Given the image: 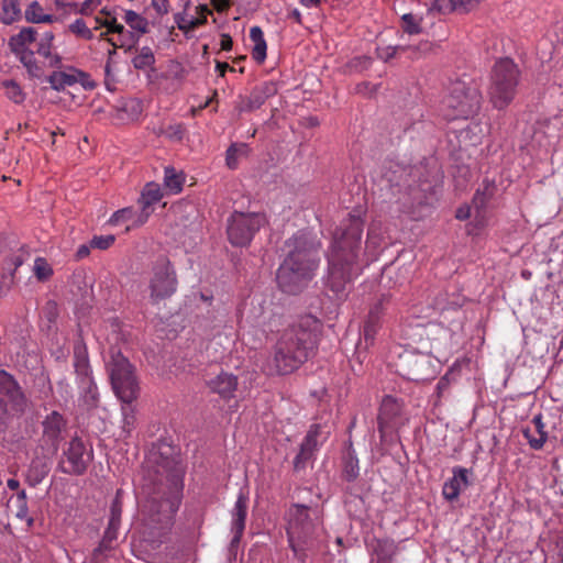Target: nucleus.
Segmentation results:
<instances>
[{
  "instance_id": "1",
  "label": "nucleus",
  "mask_w": 563,
  "mask_h": 563,
  "mask_svg": "<svg viewBox=\"0 0 563 563\" xmlns=\"http://www.w3.org/2000/svg\"><path fill=\"white\" fill-rule=\"evenodd\" d=\"M145 485L146 499L142 504L140 532L153 547L169 533L180 505L184 468L174 446L162 442L151 451Z\"/></svg>"
},
{
  "instance_id": "2",
  "label": "nucleus",
  "mask_w": 563,
  "mask_h": 563,
  "mask_svg": "<svg viewBox=\"0 0 563 563\" xmlns=\"http://www.w3.org/2000/svg\"><path fill=\"white\" fill-rule=\"evenodd\" d=\"M321 322L312 314L302 316L296 323L284 330L275 345L268 363L272 374H290L306 362L313 350Z\"/></svg>"
},
{
  "instance_id": "3",
  "label": "nucleus",
  "mask_w": 563,
  "mask_h": 563,
  "mask_svg": "<svg viewBox=\"0 0 563 563\" xmlns=\"http://www.w3.org/2000/svg\"><path fill=\"white\" fill-rule=\"evenodd\" d=\"M362 232V220L358 217H351L349 223L334 233L329 257L328 287L338 298L345 295L353 276L358 272L355 260Z\"/></svg>"
},
{
  "instance_id": "4",
  "label": "nucleus",
  "mask_w": 563,
  "mask_h": 563,
  "mask_svg": "<svg viewBox=\"0 0 563 563\" xmlns=\"http://www.w3.org/2000/svg\"><path fill=\"white\" fill-rule=\"evenodd\" d=\"M287 256L277 271V283L286 294L301 291L318 266L320 243L307 233H298L285 243Z\"/></svg>"
},
{
  "instance_id": "5",
  "label": "nucleus",
  "mask_w": 563,
  "mask_h": 563,
  "mask_svg": "<svg viewBox=\"0 0 563 563\" xmlns=\"http://www.w3.org/2000/svg\"><path fill=\"white\" fill-rule=\"evenodd\" d=\"M322 509L318 506L294 504L287 511V537L294 556L305 561L322 531Z\"/></svg>"
},
{
  "instance_id": "6",
  "label": "nucleus",
  "mask_w": 563,
  "mask_h": 563,
  "mask_svg": "<svg viewBox=\"0 0 563 563\" xmlns=\"http://www.w3.org/2000/svg\"><path fill=\"white\" fill-rule=\"evenodd\" d=\"M481 103L482 93L477 82L457 78L448 86L440 110L448 120L467 119L478 112Z\"/></svg>"
},
{
  "instance_id": "7",
  "label": "nucleus",
  "mask_w": 563,
  "mask_h": 563,
  "mask_svg": "<svg viewBox=\"0 0 563 563\" xmlns=\"http://www.w3.org/2000/svg\"><path fill=\"white\" fill-rule=\"evenodd\" d=\"M520 71L509 58L498 60L492 71L489 100L496 109H505L514 99Z\"/></svg>"
},
{
  "instance_id": "8",
  "label": "nucleus",
  "mask_w": 563,
  "mask_h": 563,
  "mask_svg": "<svg viewBox=\"0 0 563 563\" xmlns=\"http://www.w3.org/2000/svg\"><path fill=\"white\" fill-rule=\"evenodd\" d=\"M111 385L115 395L126 404L137 397L139 384L134 375L133 366L121 352H113L108 364Z\"/></svg>"
},
{
  "instance_id": "9",
  "label": "nucleus",
  "mask_w": 563,
  "mask_h": 563,
  "mask_svg": "<svg viewBox=\"0 0 563 563\" xmlns=\"http://www.w3.org/2000/svg\"><path fill=\"white\" fill-rule=\"evenodd\" d=\"M178 279L172 262L166 256H159L151 268L148 279L150 300L158 305L170 298L177 290Z\"/></svg>"
},
{
  "instance_id": "10",
  "label": "nucleus",
  "mask_w": 563,
  "mask_h": 563,
  "mask_svg": "<svg viewBox=\"0 0 563 563\" xmlns=\"http://www.w3.org/2000/svg\"><path fill=\"white\" fill-rule=\"evenodd\" d=\"M264 223L260 213L234 212L228 220V239L234 246H246Z\"/></svg>"
},
{
  "instance_id": "11",
  "label": "nucleus",
  "mask_w": 563,
  "mask_h": 563,
  "mask_svg": "<svg viewBox=\"0 0 563 563\" xmlns=\"http://www.w3.org/2000/svg\"><path fill=\"white\" fill-rule=\"evenodd\" d=\"M42 434L38 441V450L46 457H54L65 439L67 420L58 411H52L41 422Z\"/></svg>"
},
{
  "instance_id": "12",
  "label": "nucleus",
  "mask_w": 563,
  "mask_h": 563,
  "mask_svg": "<svg viewBox=\"0 0 563 563\" xmlns=\"http://www.w3.org/2000/svg\"><path fill=\"white\" fill-rule=\"evenodd\" d=\"M122 515V490L118 489L110 507L108 526L99 545L92 552L93 563H103L109 554L117 548V540Z\"/></svg>"
},
{
  "instance_id": "13",
  "label": "nucleus",
  "mask_w": 563,
  "mask_h": 563,
  "mask_svg": "<svg viewBox=\"0 0 563 563\" xmlns=\"http://www.w3.org/2000/svg\"><path fill=\"white\" fill-rule=\"evenodd\" d=\"M26 407V397L12 375L0 371V422L10 411L23 412Z\"/></svg>"
},
{
  "instance_id": "14",
  "label": "nucleus",
  "mask_w": 563,
  "mask_h": 563,
  "mask_svg": "<svg viewBox=\"0 0 563 563\" xmlns=\"http://www.w3.org/2000/svg\"><path fill=\"white\" fill-rule=\"evenodd\" d=\"M91 452L78 437L73 438L63 452L59 461V470L65 474L81 475L91 461Z\"/></svg>"
},
{
  "instance_id": "15",
  "label": "nucleus",
  "mask_w": 563,
  "mask_h": 563,
  "mask_svg": "<svg viewBox=\"0 0 563 563\" xmlns=\"http://www.w3.org/2000/svg\"><path fill=\"white\" fill-rule=\"evenodd\" d=\"M400 374L412 382H426L434 377L429 355L423 353H406L400 356Z\"/></svg>"
},
{
  "instance_id": "16",
  "label": "nucleus",
  "mask_w": 563,
  "mask_h": 563,
  "mask_svg": "<svg viewBox=\"0 0 563 563\" xmlns=\"http://www.w3.org/2000/svg\"><path fill=\"white\" fill-rule=\"evenodd\" d=\"M96 22L98 24L96 29L98 26L108 29L107 32L100 34V38H104L108 33H117L120 35L119 47H125L128 45V49L130 51L139 41V35L125 30L124 25L118 23L117 19L109 13L104 19L96 18Z\"/></svg>"
},
{
  "instance_id": "17",
  "label": "nucleus",
  "mask_w": 563,
  "mask_h": 563,
  "mask_svg": "<svg viewBox=\"0 0 563 563\" xmlns=\"http://www.w3.org/2000/svg\"><path fill=\"white\" fill-rule=\"evenodd\" d=\"M400 411L401 406L395 398L391 396L384 397L378 415V430L382 433V437H384L389 429L397 426L396 420L399 417Z\"/></svg>"
},
{
  "instance_id": "18",
  "label": "nucleus",
  "mask_w": 563,
  "mask_h": 563,
  "mask_svg": "<svg viewBox=\"0 0 563 563\" xmlns=\"http://www.w3.org/2000/svg\"><path fill=\"white\" fill-rule=\"evenodd\" d=\"M209 389L218 394L223 399H230L234 396L238 387V377L231 373L221 371L218 375L207 379Z\"/></svg>"
},
{
  "instance_id": "19",
  "label": "nucleus",
  "mask_w": 563,
  "mask_h": 563,
  "mask_svg": "<svg viewBox=\"0 0 563 563\" xmlns=\"http://www.w3.org/2000/svg\"><path fill=\"white\" fill-rule=\"evenodd\" d=\"M471 471L464 467L453 468V477L444 483L443 496L445 499L452 501L455 500L460 493L470 486L468 474Z\"/></svg>"
},
{
  "instance_id": "20",
  "label": "nucleus",
  "mask_w": 563,
  "mask_h": 563,
  "mask_svg": "<svg viewBox=\"0 0 563 563\" xmlns=\"http://www.w3.org/2000/svg\"><path fill=\"white\" fill-rule=\"evenodd\" d=\"M320 432V427L318 424H313L310 427L307 435L305 437L299 453L296 455L294 460V466L296 470L303 468L306 463L312 457L318 442L317 438Z\"/></svg>"
},
{
  "instance_id": "21",
  "label": "nucleus",
  "mask_w": 563,
  "mask_h": 563,
  "mask_svg": "<svg viewBox=\"0 0 563 563\" xmlns=\"http://www.w3.org/2000/svg\"><path fill=\"white\" fill-rule=\"evenodd\" d=\"M36 450V456L32 460L26 473V482L29 485L35 487L38 485L51 471V460Z\"/></svg>"
},
{
  "instance_id": "22",
  "label": "nucleus",
  "mask_w": 563,
  "mask_h": 563,
  "mask_svg": "<svg viewBox=\"0 0 563 563\" xmlns=\"http://www.w3.org/2000/svg\"><path fill=\"white\" fill-rule=\"evenodd\" d=\"M161 199L162 191L159 185L155 183L146 184L139 199L142 208L141 214L139 217L140 224H143L147 221L150 214L152 213V205L158 202Z\"/></svg>"
},
{
  "instance_id": "23",
  "label": "nucleus",
  "mask_w": 563,
  "mask_h": 563,
  "mask_svg": "<svg viewBox=\"0 0 563 563\" xmlns=\"http://www.w3.org/2000/svg\"><path fill=\"white\" fill-rule=\"evenodd\" d=\"M383 311V302L379 301L375 303L368 312L363 330V339L366 347L374 342L375 335L380 327Z\"/></svg>"
},
{
  "instance_id": "24",
  "label": "nucleus",
  "mask_w": 563,
  "mask_h": 563,
  "mask_svg": "<svg viewBox=\"0 0 563 563\" xmlns=\"http://www.w3.org/2000/svg\"><path fill=\"white\" fill-rule=\"evenodd\" d=\"M143 112L142 101L136 98L123 100L114 109L113 118L119 122L134 121L140 118Z\"/></svg>"
},
{
  "instance_id": "25",
  "label": "nucleus",
  "mask_w": 563,
  "mask_h": 563,
  "mask_svg": "<svg viewBox=\"0 0 563 563\" xmlns=\"http://www.w3.org/2000/svg\"><path fill=\"white\" fill-rule=\"evenodd\" d=\"M246 510L247 497L244 494H240L232 511V530L234 532V542L239 541L243 534L245 528Z\"/></svg>"
},
{
  "instance_id": "26",
  "label": "nucleus",
  "mask_w": 563,
  "mask_h": 563,
  "mask_svg": "<svg viewBox=\"0 0 563 563\" xmlns=\"http://www.w3.org/2000/svg\"><path fill=\"white\" fill-rule=\"evenodd\" d=\"M74 366L76 373L81 377V383L86 382L87 378H91L89 376L90 366L87 354V349L82 342H77L74 346Z\"/></svg>"
},
{
  "instance_id": "27",
  "label": "nucleus",
  "mask_w": 563,
  "mask_h": 563,
  "mask_svg": "<svg viewBox=\"0 0 563 563\" xmlns=\"http://www.w3.org/2000/svg\"><path fill=\"white\" fill-rule=\"evenodd\" d=\"M34 27H24L9 40V46L14 54L23 53L27 44L36 41Z\"/></svg>"
},
{
  "instance_id": "28",
  "label": "nucleus",
  "mask_w": 563,
  "mask_h": 563,
  "mask_svg": "<svg viewBox=\"0 0 563 563\" xmlns=\"http://www.w3.org/2000/svg\"><path fill=\"white\" fill-rule=\"evenodd\" d=\"M8 509L21 520H26L29 526L33 525V518L27 517V503L25 490H20L14 497H11L7 504Z\"/></svg>"
},
{
  "instance_id": "29",
  "label": "nucleus",
  "mask_w": 563,
  "mask_h": 563,
  "mask_svg": "<svg viewBox=\"0 0 563 563\" xmlns=\"http://www.w3.org/2000/svg\"><path fill=\"white\" fill-rule=\"evenodd\" d=\"M250 38L254 43L252 49V57L258 64H262L266 58V41L264 40L263 31L260 26H253L250 30Z\"/></svg>"
},
{
  "instance_id": "30",
  "label": "nucleus",
  "mask_w": 563,
  "mask_h": 563,
  "mask_svg": "<svg viewBox=\"0 0 563 563\" xmlns=\"http://www.w3.org/2000/svg\"><path fill=\"white\" fill-rule=\"evenodd\" d=\"M21 18L20 0H2L0 21L12 24Z\"/></svg>"
},
{
  "instance_id": "31",
  "label": "nucleus",
  "mask_w": 563,
  "mask_h": 563,
  "mask_svg": "<svg viewBox=\"0 0 563 563\" xmlns=\"http://www.w3.org/2000/svg\"><path fill=\"white\" fill-rule=\"evenodd\" d=\"M266 99L262 96L258 89L255 87L250 96L241 97L236 109L240 112H252L261 108L265 103Z\"/></svg>"
},
{
  "instance_id": "32",
  "label": "nucleus",
  "mask_w": 563,
  "mask_h": 563,
  "mask_svg": "<svg viewBox=\"0 0 563 563\" xmlns=\"http://www.w3.org/2000/svg\"><path fill=\"white\" fill-rule=\"evenodd\" d=\"M25 19L31 23H51L56 18L52 14H45L41 4L37 1H33L25 9Z\"/></svg>"
},
{
  "instance_id": "33",
  "label": "nucleus",
  "mask_w": 563,
  "mask_h": 563,
  "mask_svg": "<svg viewBox=\"0 0 563 563\" xmlns=\"http://www.w3.org/2000/svg\"><path fill=\"white\" fill-rule=\"evenodd\" d=\"M1 86L4 89L5 97L14 102L15 104H21L24 102L26 98V93L23 91L22 87L13 79H4L1 81Z\"/></svg>"
},
{
  "instance_id": "34",
  "label": "nucleus",
  "mask_w": 563,
  "mask_h": 563,
  "mask_svg": "<svg viewBox=\"0 0 563 563\" xmlns=\"http://www.w3.org/2000/svg\"><path fill=\"white\" fill-rule=\"evenodd\" d=\"M124 21L139 36L148 32L147 20L132 10L125 11Z\"/></svg>"
},
{
  "instance_id": "35",
  "label": "nucleus",
  "mask_w": 563,
  "mask_h": 563,
  "mask_svg": "<svg viewBox=\"0 0 563 563\" xmlns=\"http://www.w3.org/2000/svg\"><path fill=\"white\" fill-rule=\"evenodd\" d=\"M155 63V56L152 49L147 46L142 47L137 55L132 59L134 68L144 70L152 67Z\"/></svg>"
},
{
  "instance_id": "36",
  "label": "nucleus",
  "mask_w": 563,
  "mask_h": 563,
  "mask_svg": "<svg viewBox=\"0 0 563 563\" xmlns=\"http://www.w3.org/2000/svg\"><path fill=\"white\" fill-rule=\"evenodd\" d=\"M183 184L184 177L180 174H178L175 170V168H165L164 185L168 190H170L174 194H177L181 190Z\"/></svg>"
},
{
  "instance_id": "37",
  "label": "nucleus",
  "mask_w": 563,
  "mask_h": 563,
  "mask_svg": "<svg viewBox=\"0 0 563 563\" xmlns=\"http://www.w3.org/2000/svg\"><path fill=\"white\" fill-rule=\"evenodd\" d=\"M76 81L77 78L74 75L63 71H54L48 77V82L55 90H63L65 87L74 85Z\"/></svg>"
},
{
  "instance_id": "38",
  "label": "nucleus",
  "mask_w": 563,
  "mask_h": 563,
  "mask_svg": "<svg viewBox=\"0 0 563 563\" xmlns=\"http://www.w3.org/2000/svg\"><path fill=\"white\" fill-rule=\"evenodd\" d=\"M358 460L351 452H349L344 459L342 475L347 482H353L358 477Z\"/></svg>"
},
{
  "instance_id": "39",
  "label": "nucleus",
  "mask_w": 563,
  "mask_h": 563,
  "mask_svg": "<svg viewBox=\"0 0 563 563\" xmlns=\"http://www.w3.org/2000/svg\"><path fill=\"white\" fill-rule=\"evenodd\" d=\"M401 29L404 32L408 34H419L421 33V22L422 18L412 14V13H406L401 15Z\"/></svg>"
},
{
  "instance_id": "40",
  "label": "nucleus",
  "mask_w": 563,
  "mask_h": 563,
  "mask_svg": "<svg viewBox=\"0 0 563 563\" xmlns=\"http://www.w3.org/2000/svg\"><path fill=\"white\" fill-rule=\"evenodd\" d=\"M483 185V190H477L473 198V205L478 211L485 208L495 191V186L493 184L486 181Z\"/></svg>"
},
{
  "instance_id": "41",
  "label": "nucleus",
  "mask_w": 563,
  "mask_h": 563,
  "mask_svg": "<svg viewBox=\"0 0 563 563\" xmlns=\"http://www.w3.org/2000/svg\"><path fill=\"white\" fill-rule=\"evenodd\" d=\"M81 386L85 389V394L82 395V401L87 409L96 407L98 402V391L96 384L92 382L91 378H87L86 382L81 383Z\"/></svg>"
},
{
  "instance_id": "42",
  "label": "nucleus",
  "mask_w": 563,
  "mask_h": 563,
  "mask_svg": "<svg viewBox=\"0 0 563 563\" xmlns=\"http://www.w3.org/2000/svg\"><path fill=\"white\" fill-rule=\"evenodd\" d=\"M459 8V1L455 0H432L429 8L430 12H438L440 14H448Z\"/></svg>"
},
{
  "instance_id": "43",
  "label": "nucleus",
  "mask_w": 563,
  "mask_h": 563,
  "mask_svg": "<svg viewBox=\"0 0 563 563\" xmlns=\"http://www.w3.org/2000/svg\"><path fill=\"white\" fill-rule=\"evenodd\" d=\"M408 48L407 54L411 59H418L434 51V45L431 42L423 41L416 46H406Z\"/></svg>"
},
{
  "instance_id": "44",
  "label": "nucleus",
  "mask_w": 563,
  "mask_h": 563,
  "mask_svg": "<svg viewBox=\"0 0 563 563\" xmlns=\"http://www.w3.org/2000/svg\"><path fill=\"white\" fill-rule=\"evenodd\" d=\"M408 48L402 45L387 46L377 48V57L384 62H389L391 58L407 54Z\"/></svg>"
},
{
  "instance_id": "45",
  "label": "nucleus",
  "mask_w": 563,
  "mask_h": 563,
  "mask_svg": "<svg viewBox=\"0 0 563 563\" xmlns=\"http://www.w3.org/2000/svg\"><path fill=\"white\" fill-rule=\"evenodd\" d=\"M246 154V146L244 144H233L227 151V165L230 169H235L238 166V158L241 155Z\"/></svg>"
},
{
  "instance_id": "46",
  "label": "nucleus",
  "mask_w": 563,
  "mask_h": 563,
  "mask_svg": "<svg viewBox=\"0 0 563 563\" xmlns=\"http://www.w3.org/2000/svg\"><path fill=\"white\" fill-rule=\"evenodd\" d=\"M24 255L21 253L10 255L3 263L2 272L14 276L15 271L24 263Z\"/></svg>"
},
{
  "instance_id": "47",
  "label": "nucleus",
  "mask_w": 563,
  "mask_h": 563,
  "mask_svg": "<svg viewBox=\"0 0 563 563\" xmlns=\"http://www.w3.org/2000/svg\"><path fill=\"white\" fill-rule=\"evenodd\" d=\"M24 255L21 253L10 255L3 263L2 272L14 276L15 271L24 263Z\"/></svg>"
},
{
  "instance_id": "48",
  "label": "nucleus",
  "mask_w": 563,
  "mask_h": 563,
  "mask_svg": "<svg viewBox=\"0 0 563 563\" xmlns=\"http://www.w3.org/2000/svg\"><path fill=\"white\" fill-rule=\"evenodd\" d=\"M24 255L21 253L10 255L3 263L2 272L14 276L15 271L24 263Z\"/></svg>"
},
{
  "instance_id": "49",
  "label": "nucleus",
  "mask_w": 563,
  "mask_h": 563,
  "mask_svg": "<svg viewBox=\"0 0 563 563\" xmlns=\"http://www.w3.org/2000/svg\"><path fill=\"white\" fill-rule=\"evenodd\" d=\"M408 199H405L404 203H408L409 207L422 205L424 202V189L418 187L408 186Z\"/></svg>"
},
{
  "instance_id": "50",
  "label": "nucleus",
  "mask_w": 563,
  "mask_h": 563,
  "mask_svg": "<svg viewBox=\"0 0 563 563\" xmlns=\"http://www.w3.org/2000/svg\"><path fill=\"white\" fill-rule=\"evenodd\" d=\"M34 274L38 280H46L53 274V269L44 258H36L34 264Z\"/></svg>"
},
{
  "instance_id": "51",
  "label": "nucleus",
  "mask_w": 563,
  "mask_h": 563,
  "mask_svg": "<svg viewBox=\"0 0 563 563\" xmlns=\"http://www.w3.org/2000/svg\"><path fill=\"white\" fill-rule=\"evenodd\" d=\"M69 31L86 40H91L93 36L91 30L86 25L82 19L75 20L69 25Z\"/></svg>"
},
{
  "instance_id": "52",
  "label": "nucleus",
  "mask_w": 563,
  "mask_h": 563,
  "mask_svg": "<svg viewBox=\"0 0 563 563\" xmlns=\"http://www.w3.org/2000/svg\"><path fill=\"white\" fill-rule=\"evenodd\" d=\"M54 34L45 32L40 38L37 53L44 57H51V48L53 46Z\"/></svg>"
},
{
  "instance_id": "53",
  "label": "nucleus",
  "mask_w": 563,
  "mask_h": 563,
  "mask_svg": "<svg viewBox=\"0 0 563 563\" xmlns=\"http://www.w3.org/2000/svg\"><path fill=\"white\" fill-rule=\"evenodd\" d=\"M114 241L115 238L112 234L93 236L90 241V246L92 249L107 250L114 243Z\"/></svg>"
},
{
  "instance_id": "54",
  "label": "nucleus",
  "mask_w": 563,
  "mask_h": 563,
  "mask_svg": "<svg viewBox=\"0 0 563 563\" xmlns=\"http://www.w3.org/2000/svg\"><path fill=\"white\" fill-rule=\"evenodd\" d=\"M525 438L528 440L529 445L534 450H540L544 445L548 434H538V437L531 435L529 430H525Z\"/></svg>"
},
{
  "instance_id": "55",
  "label": "nucleus",
  "mask_w": 563,
  "mask_h": 563,
  "mask_svg": "<svg viewBox=\"0 0 563 563\" xmlns=\"http://www.w3.org/2000/svg\"><path fill=\"white\" fill-rule=\"evenodd\" d=\"M185 129L183 124L169 125L163 133L170 140L180 141L184 136Z\"/></svg>"
},
{
  "instance_id": "56",
  "label": "nucleus",
  "mask_w": 563,
  "mask_h": 563,
  "mask_svg": "<svg viewBox=\"0 0 563 563\" xmlns=\"http://www.w3.org/2000/svg\"><path fill=\"white\" fill-rule=\"evenodd\" d=\"M256 88L266 100L277 93L276 84L273 81L263 82L256 86Z\"/></svg>"
},
{
  "instance_id": "57",
  "label": "nucleus",
  "mask_w": 563,
  "mask_h": 563,
  "mask_svg": "<svg viewBox=\"0 0 563 563\" xmlns=\"http://www.w3.org/2000/svg\"><path fill=\"white\" fill-rule=\"evenodd\" d=\"M175 22L177 27L183 31L186 35L192 30L190 25V19H187L184 13L175 14Z\"/></svg>"
},
{
  "instance_id": "58",
  "label": "nucleus",
  "mask_w": 563,
  "mask_h": 563,
  "mask_svg": "<svg viewBox=\"0 0 563 563\" xmlns=\"http://www.w3.org/2000/svg\"><path fill=\"white\" fill-rule=\"evenodd\" d=\"M13 284V275H7L5 272H2L0 275V296L7 294Z\"/></svg>"
},
{
  "instance_id": "59",
  "label": "nucleus",
  "mask_w": 563,
  "mask_h": 563,
  "mask_svg": "<svg viewBox=\"0 0 563 563\" xmlns=\"http://www.w3.org/2000/svg\"><path fill=\"white\" fill-rule=\"evenodd\" d=\"M131 214H132V209H130V208H124V209L118 210L111 217L110 222L113 224H117L123 220L131 218Z\"/></svg>"
},
{
  "instance_id": "60",
  "label": "nucleus",
  "mask_w": 563,
  "mask_h": 563,
  "mask_svg": "<svg viewBox=\"0 0 563 563\" xmlns=\"http://www.w3.org/2000/svg\"><path fill=\"white\" fill-rule=\"evenodd\" d=\"M152 7L159 15L168 13V0H151Z\"/></svg>"
},
{
  "instance_id": "61",
  "label": "nucleus",
  "mask_w": 563,
  "mask_h": 563,
  "mask_svg": "<svg viewBox=\"0 0 563 563\" xmlns=\"http://www.w3.org/2000/svg\"><path fill=\"white\" fill-rule=\"evenodd\" d=\"M104 73H106V80H104L106 87L108 90L112 91L115 89V87H114V80L111 76V65L109 62H107V64H106Z\"/></svg>"
},
{
  "instance_id": "62",
  "label": "nucleus",
  "mask_w": 563,
  "mask_h": 563,
  "mask_svg": "<svg viewBox=\"0 0 563 563\" xmlns=\"http://www.w3.org/2000/svg\"><path fill=\"white\" fill-rule=\"evenodd\" d=\"M482 0H459V8L464 12L471 11L477 4L481 3Z\"/></svg>"
},
{
  "instance_id": "63",
  "label": "nucleus",
  "mask_w": 563,
  "mask_h": 563,
  "mask_svg": "<svg viewBox=\"0 0 563 563\" xmlns=\"http://www.w3.org/2000/svg\"><path fill=\"white\" fill-rule=\"evenodd\" d=\"M233 42L229 34H222L220 40V46L223 51H230L232 48Z\"/></svg>"
},
{
  "instance_id": "64",
  "label": "nucleus",
  "mask_w": 563,
  "mask_h": 563,
  "mask_svg": "<svg viewBox=\"0 0 563 563\" xmlns=\"http://www.w3.org/2000/svg\"><path fill=\"white\" fill-rule=\"evenodd\" d=\"M534 427H536V430L538 432V434H547V432L544 431V423L542 421V417L539 415V416H536L532 420Z\"/></svg>"
}]
</instances>
